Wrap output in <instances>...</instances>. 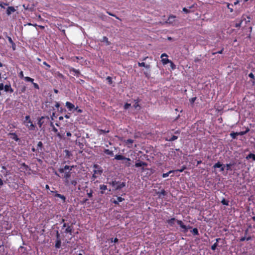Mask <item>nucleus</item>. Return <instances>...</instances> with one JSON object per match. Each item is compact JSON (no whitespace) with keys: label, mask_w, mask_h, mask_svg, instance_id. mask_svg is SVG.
Returning <instances> with one entry per match:
<instances>
[{"label":"nucleus","mask_w":255,"mask_h":255,"mask_svg":"<svg viewBox=\"0 0 255 255\" xmlns=\"http://www.w3.org/2000/svg\"><path fill=\"white\" fill-rule=\"evenodd\" d=\"M74 168V166H69L66 165L63 168H60L59 169L58 171L60 173H63L62 175V177L64 179V181H66V180H69V178L71 175V170Z\"/></svg>","instance_id":"1"},{"label":"nucleus","mask_w":255,"mask_h":255,"mask_svg":"<svg viewBox=\"0 0 255 255\" xmlns=\"http://www.w3.org/2000/svg\"><path fill=\"white\" fill-rule=\"evenodd\" d=\"M23 124L29 130H35L36 129V126L35 124H33L29 115L25 116V119L23 121Z\"/></svg>","instance_id":"2"},{"label":"nucleus","mask_w":255,"mask_h":255,"mask_svg":"<svg viewBox=\"0 0 255 255\" xmlns=\"http://www.w3.org/2000/svg\"><path fill=\"white\" fill-rule=\"evenodd\" d=\"M176 222L178 225L182 229H183L182 230V232L184 233H186L188 231V229H190L192 228V227L190 226H186L183 223V222L181 220H177L176 221Z\"/></svg>","instance_id":"3"},{"label":"nucleus","mask_w":255,"mask_h":255,"mask_svg":"<svg viewBox=\"0 0 255 255\" xmlns=\"http://www.w3.org/2000/svg\"><path fill=\"white\" fill-rule=\"evenodd\" d=\"M93 167L94 168V170L93 172L95 173V174H97L99 176L101 175V174L103 172V169L98 164H95L93 165Z\"/></svg>","instance_id":"4"},{"label":"nucleus","mask_w":255,"mask_h":255,"mask_svg":"<svg viewBox=\"0 0 255 255\" xmlns=\"http://www.w3.org/2000/svg\"><path fill=\"white\" fill-rule=\"evenodd\" d=\"M64 184L66 186L73 185L75 187L77 184V179H75L71 181H70L69 180H66V181H64Z\"/></svg>","instance_id":"5"},{"label":"nucleus","mask_w":255,"mask_h":255,"mask_svg":"<svg viewBox=\"0 0 255 255\" xmlns=\"http://www.w3.org/2000/svg\"><path fill=\"white\" fill-rule=\"evenodd\" d=\"M167 54L165 53H162L160 57L161 58V62L163 63V64L165 65L167 64V63H169V62H171L170 60H169L168 58H167Z\"/></svg>","instance_id":"6"},{"label":"nucleus","mask_w":255,"mask_h":255,"mask_svg":"<svg viewBox=\"0 0 255 255\" xmlns=\"http://www.w3.org/2000/svg\"><path fill=\"white\" fill-rule=\"evenodd\" d=\"M245 16H246L247 18L248 19V20L247 21H246V23H247V22H249L250 21L251 17L250 16H246L245 15H243L242 17V19H241V22L239 23L236 24V27H240L243 21L244 20H246Z\"/></svg>","instance_id":"7"},{"label":"nucleus","mask_w":255,"mask_h":255,"mask_svg":"<svg viewBox=\"0 0 255 255\" xmlns=\"http://www.w3.org/2000/svg\"><path fill=\"white\" fill-rule=\"evenodd\" d=\"M115 158L117 160H126L128 161H130V159L129 158L126 157L124 156L121 154H116L115 155Z\"/></svg>","instance_id":"8"},{"label":"nucleus","mask_w":255,"mask_h":255,"mask_svg":"<svg viewBox=\"0 0 255 255\" xmlns=\"http://www.w3.org/2000/svg\"><path fill=\"white\" fill-rule=\"evenodd\" d=\"M15 11L16 9L13 6H8L6 9V13L7 15H10L12 13Z\"/></svg>","instance_id":"9"},{"label":"nucleus","mask_w":255,"mask_h":255,"mask_svg":"<svg viewBox=\"0 0 255 255\" xmlns=\"http://www.w3.org/2000/svg\"><path fill=\"white\" fill-rule=\"evenodd\" d=\"M124 142L126 143L128 148H131L132 147V144L133 143L134 140L128 139L127 140H125Z\"/></svg>","instance_id":"10"},{"label":"nucleus","mask_w":255,"mask_h":255,"mask_svg":"<svg viewBox=\"0 0 255 255\" xmlns=\"http://www.w3.org/2000/svg\"><path fill=\"white\" fill-rule=\"evenodd\" d=\"M8 135L10 136V138L14 140L15 141H18L19 140V138H18L17 135L15 132H10L8 133Z\"/></svg>","instance_id":"11"},{"label":"nucleus","mask_w":255,"mask_h":255,"mask_svg":"<svg viewBox=\"0 0 255 255\" xmlns=\"http://www.w3.org/2000/svg\"><path fill=\"white\" fill-rule=\"evenodd\" d=\"M85 191L86 192L87 195V196L88 197V198L90 199H91L93 197V190L91 188L88 189V188H86L85 189Z\"/></svg>","instance_id":"12"},{"label":"nucleus","mask_w":255,"mask_h":255,"mask_svg":"<svg viewBox=\"0 0 255 255\" xmlns=\"http://www.w3.org/2000/svg\"><path fill=\"white\" fill-rule=\"evenodd\" d=\"M175 18L176 17L175 16L170 15L166 22L167 23L173 24L175 20Z\"/></svg>","instance_id":"13"},{"label":"nucleus","mask_w":255,"mask_h":255,"mask_svg":"<svg viewBox=\"0 0 255 255\" xmlns=\"http://www.w3.org/2000/svg\"><path fill=\"white\" fill-rule=\"evenodd\" d=\"M51 192L55 193V194L54 195L55 197L60 198L61 199H62L63 200V202H65L66 197L64 195L57 193V191H51Z\"/></svg>","instance_id":"14"},{"label":"nucleus","mask_w":255,"mask_h":255,"mask_svg":"<svg viewBox=\"0 0 255 255\" xmlns=\"http://www.w3.org/2000/svg\"><path fill=\"white\" fill-rule=\"evenodd\" d=\"M69 71L70 72H74L75 73V75H76L77 77H79V75H81L80 71L79 70L76 69L74 68L71 67L69 68Z\"/></svg>","instance_id":"15"},{"label":"nucleus","mask_w":255,"mask_h":255,"mask_svg":"<svg viewBox=\"0 0 255 255\" xmlns=\"http://www.w3.org/2000/svg\"><path fill=\"white\" fill-rule=\"evenodd\" d=\"M136 167H139L141 166H147V163L143 161L136 162L134 165Z\"/></svg>","instance_id":"16"},{"label":"nucleus","mask_w":255,"mask_h":255,"mask_svg":"<svg viewBox=\"0 0 255 255\" xmlns=\"http://www.w3.org/2000/svg\"><path fill=\"white\" fill-rule=\"evenodd\" d=\"M99 188L101 190L100 193L101 194H105V191L107 190V186L104 184H101L99 186Z\"/></svg>","instance_id":"17"},{"label":"nucleus","mask_w":255,"mask_h":255,"mask_svg":"<svg viewBox=\"0 0 255 255\" xmlns=\"http://www.w3.org/2000/svg\"><path fill=\"white\" fill-rule=\"evenodd\" d=\"M125 186H126V182H121L119 181V184H117V186L115 187V189L116 190H120L122 188L124 187Z\"/></svg>","instance_id":"18"},{"label":"nucleus","mask_w":255,"mask_h":255,"mask_svg":"<svg viewBox=\"0 0 255 255\" xmlns=\"http://www.w3.org/2000/svg\"><path fill=\"white\" fill-rule=\"evenodd\" d=\"M66 107L68 109V110L71 111L73 109L75 108V106L71 103L69 102H66Z\"/></svg>","instance_id":"19"},{"label":"nucleus","mask_w":255,"mask_h":255,"mask_svg":"<svg viewBox=\"0 0 255 255\" xmlns=\"http://www.w3.org/2000/svg\"><path fill=\"white\" fill-rule=\"evenodd\" d=\"M3 89L5 92H9L10 93H11L13 92V90L11 88V85L10 84L5 85L4 86Z\"/></svg>","instance_id":"20"},{"label":"nucleus","mask_w":255,"mask_h":255,"mask_svg":"<svg viewBox=\"0 0 255 255\" xmlns=\"http://www.w3.org/2000/svg\"><path fill=\"white\" fill-rule=\"evenodd\" d=\"M177 220H176L175 218H172L166 220V223L168 224L171 227H173L174 225L175 221Z\"/></svg>","instance_id":"21"},{"label":"nucleus","mask_w":255,"mask_h":255,"mask_svg":"<svg viewBox=\"0 0 255 255\" xmlns=\"http://www.w3.org/2000/svg\"><path fill=\"white\" fill-rule=\"evenodd\" d=\"M51 126L52 127V130L57 133V136L61 138V135L59 132H58V129L54 126L52 123H51Z\"/></svg>","instance_id":"22"},{"label":"nucleus","mask_w":255,"mask_h":255,"mask_svg":"<svg viewBox=\"0 0 255 255\" xmlns=\"http://www.w3.org/2000/svg\"><path fill=\"white\" fill-rule=\"evenodd\" d=\"M44 119V117H41L40 118H39L38 119V122H37V124L39 126V127L40 128H41L42 125L44 123V121H43V120Z\"/></svg>","instance_id":"23"},{"label":"nucleus","mask_w":255,"mask_h":255,"mask_svg":"<svg viewBox=\"0 0 255 255\" xmlns=\"http://www.w3.org/2000/svg\"><path fill=\"white\" fill-rule=\"evenodd\" d=\"M221 240L220 238H217L216 239V242L215 243H214L212 246H211V249L213 250V251H215L216 248H217V247L218 246V242H219V241Z\"/></svg>","instance_id":"24"},{"label":"nucleus","mask_w":255,"mask_h":255,"mask_svg":"<svg viewBox=\"0 0 255 255\" xmlns=\"http://www.w3.org/2000/svg\"><path fill=\"white\" fill-rule=\"evenodd\" d=\"M138 65L139 67H144L146 69H149L150 67L149 64H145L144 62H138Z\"/></svg>","instance_id":"25"},{"label":"nucleus","mask_w":255,"mask_h":255,"mask_svg":"<svg viewBox=\"0 0 255 255\" xmlns=\"http://www.w3.org/2000/svg\"><path fill=\"white\" fill-rule=\"evenodd\" d=\"M246 159H252L254 161H255V154L254 153H250L246 156Z\"/></svg>","instance_id":"26"},{"label":"nucleus","mask_w":255,"mask_h":255,"mask_svg":"<svg viewBox=\"0 0 255 255\" xmlns=\"http://www.w3.org/2000/svg\"><path fill=\"white\" fill-rule=\"evenodd\" d=\"M102 42H105L107 45H110L111 42L109 41L108 38L106 36H103Z\"/></svg>","instance_id":"27"},{"label":"nucleus","mask_w":255,"mask_h":255,"mask_svg":"<svg viewBox=\"0 0 255 255\" xmlns=\"http://www.w3.org/2000/svg\"><path fill=\"white\" fill-rule=\"evenodd\" d=\"M61 240H56L55 242V247L56 249H59L61 247Z\"/></svg>","instance_id":"28"},{"label":"nucleus","mask_w":255,"mask_h":255,"mask_svg":"<svg viewBox=\"0 0 255 255\" xmlns=\"http://www.w3.org/2000/svg\"><path fill=\"white\" fill-rule=\"evenodd\" d=\"M104 152L105 154L113 156L114 155L113 151L108 149H105Z\"/></svg>","instance_id":"29"},{"label":"nucleus","mask_w":255,"mask_h":255,"mask_svg":"<svg viewBox=\"0 0 255 255\" xmlns=\"http://www.w3.org/2000/svg\"><path fill=\"white\" fill-rule=\"evenodd\" d=\"M191 232L194 236H198L199 235L198 230L196 228H193V230L191 231Z\"/></svg>","instance_id":"30"},{"label":"nucleus","mask_w":255,"mask_h":255,"mask_svg":"<svg viewBox=\"0 0 255 255\" xmlns=\"http://www.w3.org/2000/svg\"><path fill=\"white\" fill-rule=\"evenodd\" d=\"M65 233H69L71 234V233H72V228L71 226L68 225L67 227L65 229Z\"/></svg>","instance_id":"31"},{"label":"nucleus","mask_w":255,"mask_h":255,"mask_svg":"<svg viewBox=\"0 0 255 255\" xmlns=\"http://www.w3.org/2000/svg\"><path fill=\"white\" fill-rule=\"evenodd\" d=\"M157 194L159 195V198H160L161 196H165L166 195V191L164 189H162L160 192L157 193Z\"/></svg>","instance_id":"32"},{"label":"nucleus","mask_w":255,"mask_h":255,"mask_svg":"<svg viewBox=\"0 0 255 255\" xmlns=\"http://www.w3.org/2000/svg\"><path fill=\"white\" fill-rule=\"evenodd\" d=\"M234 164H235V163H230L228 164H226V165H224V166L226 167V170L227 171H228V170H231V167L232 166H233Z\"/></svg>","instance_id":"33"},{"label":"nucleus","mask_w":255,"mask_h":255,"mask_svg":"<svg viewBox=\"0 0 255 255\" xmlns=\"http://www.w3.org/2000/svg\"><path fill=\"white\" fill-rule=\"evenodd\" d=\"M175 171H174V170H170L169 171V172H167V173H163L162 175V176L163 178H165V177H167L169 176V175L171 173H175Z\"/></svg>","instance_id":"34"},{"label":"nucleus","mask_w":255,"mask_h":255,"mask_svg":"<svg viewBox=\"0 0 255 255\" xmlns=\"http://www.w3.org/2000/svg\"><path fill=\"white\" fill-rule=\"evenodd\" d=\"M250 129L249 128H247L245 131H240L238 132V135H243L246 134L247 132L249 131Z\"/></svg>","instance_id":"35"},{"label":"nucleus","mask_w":255,"mask_h":255,"mask_svg":"<svg viewBox=\"0 0 255 255\" xmlns=\"http://www.w3.org/2000/svg\"><path fill=\"white\" fill-rule=\"evenodd\" d=\"M186 166L185 165H184L180 169H176V170H173L174 171H175V172H183L185 169H186Z\"/></svg>","instance_id":"36"},{"label":"nucleus","mask_w":255,"mask_h":255,"mask_svg":"<svg viewBox=\"0 0 255 255\" xmlns=\"http://www.w3.org/2000/svg\"><path fill=\"white\" fill-rule=\"evenodd\" d=\"M230 135L233 139H236L237 138V136L238 135V132H232L230 134Z\"/></svg>","instance_id":"37"},{"label":"nucleus","mask_w":255,"mask_h":255,"mask_svg":"<svg viewBox=\"0 0 255 255\" xmlns=\"http://www.w3.org/2000/svg\"><path fill=\"white\" fill-rule=\"evenodd\" d=\"M23 79L26 82H30L31 83H33V82L34 81V79L29 77H24Z\"/></svg>","instance_id":"38"},{"label":"nucleus","mask_w":255,"mask_h":255,"mask_svg":"<svg viewBox=\"0 0 255 255\" xmlns=\"http://www.w3.org/2000/svg\"><path fill=\"white\" fill-rule=\"evenodd\" d=\"M222 166V164H221V162L219 161L214 165L213 168H220Z\"/></svg>","instance_id":"39"},{"label":"nucleus","mask_w":255,"mask_h":255,"mask_svg":"<svg viewBox=\"0 0 255 255\" xmlns=\"http://www.w3.org/2000/svg\"><path fill=\"white\" fill-rule=\"evenodd\" d=\"M178 138V136L176 135H173L172 137H171L169 139H166V140L169 141H173L175 140Z\"/></svg>","instance_id":"40"},{"label":"nucleus","mask_w":255,"mask_h":255,"mask_svg":"<svg viewBox=\"0 0 255 255\" xmlns=\"http://www.w3.org/2000/svg\"><path fill=\"white\" fill-rule=\"evenodd\" d=\"M221 203L224 205L228 206L229 205V201L226 200L225 198H223L221 201Z\"/></svg>","instance_id":"41"},{"label":"nucleus","mask_w":255,"mask_h":255,"mask_svg":"<svg viewBox=\"0 0 255 255\" xmlns=\"http://www.w3.org/2000/svg\"><path fill=\"white\" fill-rule=\"evenodd\" d=\"M8 5V3L4 2H0V7L4 9L5 6H7Z\"/></svg>","instance_id":"42"},{"label":"nucleus","mask_w":255,"mask_h":255,"mask_svg":"<svg viewBox=\"0 0 255 255\" xmlns=\"http://www.w3.org/2000/svg\"><path fill=\"white\" fill-rule=\"evenodd\" d=\"M43 65H45V66H46L45 69H46V70H49V68H50V67H51V66H50V65L49 64H48V63H47L46 62H45V61L43 62Z\"/></svg>","instance_id":"43"},{"label":"nucleus","mask_w":255,"mask_h":255,"mask_svg":"<svg viewBox=\"0 0 255 255\" xmlns=\"http://www.w3.org/2000/svg\"><path fill=\"white\" fill-rule=\"evenodd\" d=\"M169 63L170 64V67L172 70L176 69V65L172 61H171V62H169Z\"/></svg>","instance_id":"44"},{"label":"nucleus","mask_w":255,"mask_h":255,"mask_svg":"<svg viewBox=\"0 0 255 255\" xmlns=\"http://www.w3.org/2000/svg\"><path fill=\"white\" fill-rule=\"evenodd\" d=\"M119 181H116V180L113 181L110 184L113 186V187H116L117 184H119Z\"/></svg>","instance_id":"45"},{"label":"nucleus","mask_w":255,"mask_h":255,"mask_svg":"<svg viewBox=\"0 0 255 255\" xmlns=\"http://www.w3.org/2000/svg\"><path fill=\"white\" fill-rule=\"evenodd\" d=\"M224 48H222V49L219 51H217V52H213L212 53V55H214L217 53H219V54H222L223 53V52L224 51Z\"/></svg>","instance_id":"46"},{"label":"nucleus","mask_w":255,"mask_h":255,"mask_svg":"<svg viewBox=\"0 0 255 255\" xmlns=\"http://www.w3.org/2000/svg\"><path fill=\"white\" fill-rule=\"evenodd\" d=\"M107 80H108V82L109 84H111L113 82L112 79L111 77L108 76L107 78Z\"/></svg>","instance_id":"47"},{"label":"nucleus","mask_w":255,"mask_h":255,"mask_svg":"<svg viewBox=\"0 0 255 255\" xmlns=\"http://www.w3.org/2000/svg\"><path fill=\"white\" fill-rule=\"evenodd\" d=\"M110 241L111 243H113V242H114V243H117L118 242V239L116 238L115 239H113V238H111L110 239Z\"/></svg>","instance_id":"48"},{"label":"nucleus","mask_w":255,"mask_h":255,"mask_svg":"<svg viewBox=\"0 0 255 255\" xmlns=\"http://www.w3.org/2000/svg\"><path fill=\"white\" fill-rule=\"evenodd\" d=\"M196 100V97H193V98H191L189 100V101H190V103L193 104H194V103L195 102Z\"/></svg>","instance_id":"49"},{"label":"nucleus","mask_w":255,"mask_h":255,"mask_svg":"<svg viewBox=\"0 0 255 255\" xmlns=\"http://www.w3.org/2000/svg\"><path fill=\"white\" fill-rule=\"evenodd\" d=\"M230 5H231V4H230V3H227V8L230 10V11L231 12H233V10H233V8L232 7H230Z\"/></svg>","instance_id":"50"},{"label":"nucleus","mask_w":255,"mask_h":255,"mask_svg":"<svg viewBox=\"0 0 255 255\" xmlns=\"http://www.w3.org/2000/svg\"><path fill=\"white\" fill-rule=\"evenodd\" d=\"M32 83L33 84V85L34 88H35L36 89H37V90H38L39 89V85H38V84H37L36 83H34L33 82Z\"/></svg>","instance_id":"51"},{"label":"nucleus","mask_w":255,"mask_h":255,"mask_svg":"<svg viewBox=\"0 0 255 255\" xmlns=\"http://www.w3.org/2000/svg\"><path fill=\"white\" fill-rule=\"evenodd\" d=\"M74 110H76L79 113H82L83 112V110L80 109H78V107L76 108L75 107Z\"/></svg>","instance_id":"52"},{"label":"nucleus","mask_w":255,"mask_h":255,"mask_svg":"<svg viewBox=\"0 0 255 255\" xmlns=\"http://www.w3.org/2000/svg\"><path fill=\"white\" fill-rule=\"evenodd\" d=\"M98 176H99V175H98L97 174H95V173L94 172V173L92 176V179L93 180H95V179L97 178L98 177Z\"/></svg>","instance_id":"53"},{"label":"nucleus","mask_w":255,"mask_h":255,"mask_svg":"<svg viewBox=\"0 0 255 255\" xmlns=\"http://www.w3.org/2000/svg\"><path fill=\"white\" fill-rule=\"evenodd\" d=\"M100 133H106L109 132V130H105V129H100Z\"/></svg>","instance_id":"54"},{"label":"nucleus","mask_w":255,"mask_h":255,"mask_svg":"<svg viewBox=\"0 0 255 255\" xmlns=\"http://www.w3.org/2000/svg\"><path fill=\"white\" fill-rule=\"evenodd\" d=\"M43 146V143L41 141H39L37 143V147H39L40 148V149H41V148Z\"/></svg>","instance_id":"55"},{"label":"nucleus","mask_w":255,"mask_h":255,"mask_svg":"<svg viewBox=\"0 0 255 255\" xmlns=\"http://www.w3.org/2000/svg\"><path fill=\"white\" fill-rule=\"evenodd\" d=\"M7 38L8 39V40L9 42L11 45L14 43V42L13 41V40H12V39H11V38L10 37L7 36Z\"/></svg>","instance_id":"56"},{"label":"nucleus","mask_w":255,"mask_h":255,"mask_svg":"<svg viewBox=\"0 0 255 255\" xmlns=\"http://www.w3.org/2000/svg\"><path fill=\"white\" fill-rule=\"evenodd\" d=\"M183 11L185 12L186 13H188L190 12V10H189L188 9H187V8L186 7H184L183 8Z\"/></svg>","instance_id":"57"},{"label":"nucleus","mask_w":255,"mask_h":255,"mask_svg":"<svg viewBox=\"0 0 255 255\" xmlns=\"http://www.w3.org/2000/svg\"><path fill=\"white\" fill-rule=\"evenodd\" d=\"M117 200L119 202H121L124 200V198H122V197H118Z\"/></svg>","instance_id":"58"},{"label":"nucleus","mask_w":255,"mask_h":255,"mask_svg":"<svg viewBox=\"0 0 255 255\" xmlns=\"http://www.w3.org/2000/svg\"><path fill=\"white\" fill-rule=\"evenodd\" d=\"M130 106V104H128V103H126L125 105H124V109H128V108H129V107Z\"/></svg>","instance_id":"59"},{"label":"nucleus","mask_w":255,"mask_h":255,"mask_svg":"<svg viewBox=\"0 0 255 255\" xmlns=\"http://www.w3.org/2000/svg\"><path fill=\"white\" fill-rule=\"evenodd\" d=\"M56 240H61L60 236V234H59L58 231L56 232Z\"/></svg>","instance_id":"60"},{"label":"nucleus","mask_w":255,"mask_h":255,"mask_svg":"<svg viewBox=\"0 0 255 255\" xmlns=\"http://www.w3.org/2000/svg\"><path fill=\"white\" fill-rule=\"evenodd\" d=\"M107 13H108L110 15H111V16H114V17H115L117 19H119V18L117 16H116L115 14H113V13H111V12H107Z\"/></svg>","instance_id":"61"},{"label":"nucleus","mask_w":255,"mask_h":255,"mask_svg":"<svg viewBox=\"0 0 255 255\" xmlns=\"http://www.w3.org/2000/svg\"><path fill=\"white\" fill-rule=\"evenodd\" d=\"M138 102H139L138 100H137L136 101V102L135 103V104L134 105V107L135 108H137V107H140L139 104H138Z\"/></svg>","instance_id":"62"},{"label":"nucleus","mask_w":255,"mask_h":255,"mask_svg":"<svg viewBox=\"0 0 255 255\" xmlns=\"http://www.w3.org/2000/svg\"><path fill=\"white\" fill-rule=\"evenodd\" d=\"M19 77H20L21 78H24V76H23V73L22 71H21L19 73Z\"/></svg>","instance_id":"63"},{"label":"nucleus","mask_w":255,"mask_h":255,"mask_svg":"<svg viewBox=\"0 0 255 255\" xmlns=\"http://www.w3.org/2000/svg\"><path fill=\"white\" fill-rule=\"evenodd\" d=\"M249 77L252 79H255V76L253 73H251L249 74Z\"/></svg>","instance_id":"64"}]
</instances>
